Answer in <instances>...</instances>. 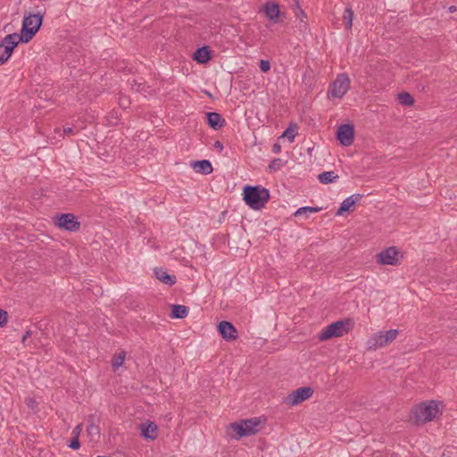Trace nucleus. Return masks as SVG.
Wrapping results in <instances>:
<instances>
[{
  "label": "nucleus",
  "mask_w": 457,
  "mask_h": 457,
  "mask_svg": "<svg viewBox=\"0 0 457 457\" xmlns=\"http://www.w3.org/2000/svg\"><path fill=\"white\" fill-rule=\"evenodd\" d=\"M244 200L252 209L260 210L270 199V192L260 186H245L243 190Z\"/></svg>",
  "instance_id": "nucleus-1"
},
{
  "label": "nucleus",
  "mask_w": 457,
  "mask_h": 457,
  "mask_svg": "<svg viewBox=\"0 0 457 457\" xmlns=\"http://www.w3.org/2000/svg\"><path fill=\"white\" fill-rule=\"evenodd\" d=\"M354 326L352 319H345L333 322L324 328L318 336L320 341H326L332 337H339L347 334Z\"/></svg>",
  "instance_id": "nucleus-2"
},
{
  "label": "nucleus",
  "mask_w": 457,
  "mask_h": 457,
  "mask_svg": "<svg viewBox=\"0 0 457 457\" xmlns=\"http://www.w3.org/2000/svg\"><path fill=\"white\" fill-rule=\"evenodd\" d=\"M265 420L261 417L242 420L239 422L231 423L229 428L237 434V438L249 436L258 433Z\"/></svg>",
  "instance_id": "nucleus-3"
},
{
  "label": "nucleus",
  "mask_w": 457,
  "mask_h": 457,
  "mask_svg": "<svg viewBox=\"0 0 457 457\" xmlns=\"http://www.w3.org/2000/svg\"><path fill=\"white\" fill-rule=\"evenodd\" d=\"M43 21V16L40 14L29 13L25 15L22 21L21 34H18L19 40L21 43H28L37 34Z\"/></svg>",
  "instance_id": "nucleus-4"
},
{
  "label": "nucleus",
  "mask_w": 457,
  "mask_h": 457,
  "mask_svg": "<svg viewBox=\"0 0 457 457\" xmlns=\"http://www.w3.org/2000/svg\"><path fill=\"white\" fill-rule=\"evenodd\" d=\"M438 414V403L436 401L424 402L413 409L414 421L417 424L429 422L436 419Z\"/></svg>",
  "instance_id": "nucleus-5"
},
{
  "label": "nucleus",
  "mask_w": 457,
  "mask_h": 457,
  "mask_svg": "<svg viewBox=\"0 0 457 457\" xmlns=\"http://www.w3.org/2000/svg\"><path fill=\"white\" fill-rule=\"evenodd\" d=\"M398 335V329H389L375 333L367 340V349L375 351L383 348L395 340Z\"/></svg>",
  "instance_id": "nucleus-6"
},
{
  "label": "nucleus",
  "mask_w": 457,
  "mask_h": 457,
  "mask_svg": "<svg viewBox=\"0 0 457 457\" xmlns=\"http://www.w3.org/2000/svg\"><path fill=\"white\" fill-rule=\"evenodd\" d=\"M18 38V33H11L2 39L0 43V65L7 62L14 48L21 42Z\"/></svg>",
  "instance_id": "nucleus-7"
},
{
  "label": "nucleus",
  "mask_w": 457,
  "mask_h": 457,
  "mask_svg": "<svg viewBox=\"0 0 457 457\" xmlns=\"http://www.w3.org/2000/svg\"><path fill=\"white\" fill-rule=\"evenodd\" d=\"M350 88V79L347 74L341 73L337 75L336 80L331 85L328 94L332 97L342 98Z\"/></svg>",
  "instance_id": "nucleus-8"
},
{
  "label": "nucleus",
  "mask_w": 457,
  "mask_h": 457,
  "mask_svg": "<svg viewBox=\"0 0 457 457\" xmlns=\"http://www.w3.org/2000/svg\"><path fill=\"white\" fill-rule=\"evenodd\" d=\"M54 220L55 226L67 231L74 232L79 230L80 228V223L72 213L59 214L56 215Z\"/></svg>",
  "instance_id": "nucleus-9"
},
{
  "label": "nucleus",
  "mask_w": 457,
  "mask_h": 457,
  "mask_svg": "<svg viewBox=\"0 0 457 457\" xmlns=\"http://www.w3.org/2000/svg\"><path fill=\"white\" fill-rule=\"evenodd\" d=\"M313 392V389L310 386L300 387L287 395L286 403L291 406L297 405L312 397Z\"/></svg>",
  "instance_id": "nucleus-10"
},
{
  "label": "nucleus",
  "mask_w": 457,
  "mask_h": 457,
  "mask_svg": "<svg viewBox=\"0 0 457 457\" xmlns=\"http://www.w3.org/2000/svg\"><path fill=\"white\" fill-rule=\"evenodd\" d=\"M337 138L344 146H349L353 143L354 128L351 124H342L338 127Z\"/></svg>",
  "instance_id": "nucleus-11"
},
{
  "label": "nucleus",
  "mask_w": 457,
  "mask_h": 457,
  "mask_svg": "<svg viewBox=\"0 0 457 457\" xmlns=\"http://www.w3.org/2000/svg\"><path fill=\"white\" fill-rule=\"evenodd\" d=\"M398 253L396 247H388L377 255L378 262L382 265H396Z\"/></svg>",
  "instance_id": "nucleus-12"
},
{
  "label": "nucleus",
  "mask_w": 457,
  "mask_h": 457,
  "mask_svg": "<svg viewBox=\"0 0 457 457\" xmlns=\"http://www.w3.org/2000/svg\"><path fill=\"white\" fill-rule=\"evenodd\" d=\"M218 330L226 341H233L237 337V328L228 321H220L218 325Z\"/></svg>",
  "instance_id": "nucleus-13"
},
{
  "label": "nucleus",
  "mask_w": 457,
  "mask_h": 457,
  "mask_svg": "<svg viewBox=\"0 0 457 457\" xmlns=\"http://www.w3.org/2000/svg\"><path fill=\"white\" fill-rule=\"evenodd\" d=\"M139 429L141 436L146 439L154 440L158 436L157 425L154 422L142 423L139 426Z\"/></svg>",
  "instance_id": "nucleus-14"
},
{
  "label": "nucleus",
  "mask_w": 457,
  "mask_h": 457,
  "mask_svg": "<svg viewBox=\"0 0 457 457\" xmlns=\"http://www.w3.org/2000/svg\"><path fill=\"white\" fill-rule=\"evenodd\" d=\"M361 198V195L359 194L353 195L347 198H345L340 204V207L337 211V215H343L345 212H348L351 210L352 207L354 206V204L360 201Z\"/></svg>",
  "instance_id": "nucleus-15"
},
{
  "label": "nucleus",
  "mask_w": 457,
  "mask_h": 457,
  "mask_svg": "<svg viewBox=\"0 0 457 457\" xmlns=\"http://www.w3.org/2000/svg\"><path fill=\"white\" fill-rule=\"evenodd\" d=\"M262 11L264 12L266 17L272 21H277V19L279 16L280 11L278 4L268 2L262 6Z\"/></svg>",
  "instance_id": "nucleus-16"
},
{
  "label": "nucleus",
  "mask_w": 457,
  "mask_h": 457,
  "mask_svg": "<svg viewBox=\"0 0 457 457\" xmlns=\"http://www.w3.org/2000/svg\"><path fill=\"white\" fill-rule=\"evenodd\" d=\"M191 167L195 172L204 175L211 174L213 170L212 163L208 160L194 161L191 162Z\"/></svg>",
  "instance_id": "nucleus-17"
},
{
  "label": "nucleus",
  "mask_w": 457,
  "mask_h": 457,
  "mask_svg": "<svg viewBox=\"0 0 457 457\" xmlns=\"http://www.w3.org/2000/svg\"><path fill=\"white\" fill-rule=\"evenodd\" d=\"M206 118L208 125L215 130L221 129L225 125V120L218 112H207Z\"/></svg>",
  "instance_id": "nucleus-18"
},
{
  "label": "nucleus",
  "mask_w": 457,
  "mask_h": 457,
  "mask_svg": "<svg viewBox=\"0 0 457 457\" xmlns=\"http://www.w3.org/2000/svg\"><path fill=\"white\" fill-rule=\"evenodd\" d=\"M155 277L163 284L172 286L176 283V277L169 275L167 271L162 268L154 270Z\"/></svg>",
  "instance_id": "nucleus-19"
},
{
  "label": "nucleus",
  "mask_w": 457,
  "mask_h": 457,
  "mask_svg": "<svg viewBox=\"0 0 457 457\" xmlns=\"http://www.w3.org/2000/svg\"><path fill=\"white\" fill-rule=\"evenodd\" d=\"M193 58L198 63H206L211 58V53L207 46H203L194 53Z\"/></svg>",
  "instance_id": "nucleus-20"
},
{
  "label": "nucleus",
  "mask_w": 457,
  "mask_h": 457,
  "mask_svg": "<svg viewBox=\"0 0 457 457\" xmlns=\"http://www.w3.org/2000/svg\"><path fill=\"white\" fill-rule=\"evenodd\" d=\"M188 308L185 305L174 304L172 306L171 317L174 319H183L188 314Z\"/></svg>",
  "instance_id": "nucleus-21"
},
{
  "label": "nucleus",
  "mask_w": 457,
  "mask_h": 457,
  "mask_svg": "<svg viewBox=\"0 0 457 457\" xmlns=\"http://www.w3.org/2000/svg\"><path fill=\"white\" fill-rule=\"evenodd\" d=\"M87 434L91 442L96 443L100 438V428L94 423H90L87 428Z\"/></svg>",
  "instance_id": "nucleus-22"
},
{
  "label": "nucleus",
  "mask_w": 457,
  "mask_h": 457,
  "mask_svg": "<svg viewBox=\"0 0 457 457\" xmlns=\"http://www.w3.org/2000/svg\"><path fill=\"white\" fill-rule=\"evenodd\" d=\"M338 175L334 171H324L318 176L319 181L322 184H328L336 181L338 179Z\"/></svg>",
  "instance_id": "nucleus-23"
},
{
  "label": "nucleus",
  "mask_w": 457,
  "mask_h": 457,
  "mask_svg": "<svg viewBox=\"0 0 457 457\" xmlns=\"http://www.w3.org/2000/svg\"><path fill=\"white\" fill-rule=\"evenodd\" d=\"M400 104L406 106H411L414 104V98L407 92H402L398 95Z\"/></svg>",
  "instance_id": "nucleus-24"
},
{
  "label": "nucleus",
  "mask_w": 457,
  "mask_h": 457,
  "mask_svg": "<svg viewBox=\"0 0 457 457\" xmlns=\"http://www.w3.org/2000/svg\"><path fill=\"white\" fill-rule=\"evenodd\" d=\"M126 353L124 351L120 352L119 353L115 354L112 365L113 367L114 370H117L124 362Z\"/></svg>",
  "instance_id": "nucleus-25"
},
{
  "label": "nucleus",
  "mask_w": 457,
  "mask_h": 457,
  "mask_svg": "<svg viewBox=\"0 0 457 457\" xmlns=\"http://www.w3.org/2000/svg\"><path fill=\"white\" fill-rule=\"evenodd\" d=\"M353 12L351 8H346L344 12L343 19L345 22V28L350 29L353 26Z\"/></svg>",
  "instance_id": "nucleus-26"
},
{
  "label": "nucleus",
  "mask_w": 457,
  "mask_h": 457,
  "mask_svg": "<svg viewBox=\"0 0 457 457\" xmlns=\"http://www.w3.org/2000/svg\"><path fill=\"white\" fill-rule=\"evenodd\" d=\"M322 208L321 207H311V206H304V207H301L299 208L295 212V216L297 217V216H300L302 214H306L308 212H318L320 211H321Z\"/></svg>",
  "instance_id": "nucleus-27"
},
{
  "label": "nucleus",
  "mask_w": 457,
  "mask_h": 457,
  "mask_svg": "<svg viewBox=\"0 0 457 457\" xmlns=\"http://www.w3.org/2000/svg\"><path fill=\"white\" fill-rule=\"evenodd\" d=\"M295 129L289 127L287 129L284 131L281 137H287L289 140V142H293L295 140Z\"/></svg>",
  "instance_id": "nucleus-28"
},
{
  "label": "nucleus",
  "mask_w": 457,
  "mask_h": 457,
  "mask_svg": "<svg viewBox=\"0 0 457 457\" xmlns=\"http://www.w3.org/2000/svg\"><path fill=\"white\" fill-rule=\"evenodd\" d=\"M8 321V313L7 312L0 309V328L5 326Z\"/></svg>",
  "instance_id": "nucleus-29"
},
{
  "label": "nucleus",
  "mask_w": 457,
  "mask_h": 457,
  "mask_svg": "<svg viewBox=\"0 0 457 457\" xmlns=\"http://www.w3.org/2000/svg\"><path fill=\"white\" fill-rule=\"evenodd\" d=\"M259 67L262 72H267L270 69V63L267 60H261L259 63Z\"/></svg>",
  "instance_id": "nucleus-30"
},
{
  "label": "nucleus",
  "mask_w": 457,
  "mask_h": 457,
  "mask_svg": "<svg viewBox=\"0 0 457 457\" xmlns=\"http://www.w3.org/2000/svg\"><path fill=\"white\" fill-rule=\"evenodd\" d=\"M295 3H296L295 16H296V18L300 19L303 21V18L305 17V14H304L303 11L300 9L297 0H295Z\"/></svg>",
  "instance_id": "nucleus-31"
},
{
  "label": "nucleus",
  "mask_w": 457,
  "mask_h": 457,
  "mask_svg": "<svg viewBox=\"0 0 457 457\" xmlns=\"http://www.w3.org/2000/svg\"><path fill=\"white\" fill-rule=\"evenodd\" d=\"M71 449L77 450L80 447L79 437H73L69 445Z\"/></svg>",
  "instance_id": "nucleus-32"
},
{
  "label": "nucleus",
  "mask_w": 457,
  "mask_h": 457,
  "mask_svg": "<svg viewBox=\"0 0 457 457\" xmlns=\"http://www.w3.org/2000/svg\"><path fill=\"white\" fill-rule=\"evenodd\" d=\"M82 431V424L77 425L72 430L73 437H79V435Z\"/></svg>",
  "instance_id": "nucleus-33"
},
{
  "label": "nucleus",
  "mask_w": 457,
  "mask_h": 457,
  "mask_svg": "<svg viewBox=\"0 0 457 457\" xmlns=\"http://www.w3.org/2000/svg\"><path fill=\"white\" fill-rule=\"evenodd\" d=\"M281 151V146L278 143H275L272 146V152L275 153V154H278L280 153Z\"/></svg>",
  "instance_id": "nucleus-34"
},
{
  "label": "nucleus",
  "mask_w": 457,
  "mask_h": 457,
  "mask_svg": "<svg viewBox=\"0 0 457 457\" xmlns=\"http://www.w3.org/2000/svg\"><path fill=\"white\" fill-rule=\"evenodd\" d=\"M214 148L218 149L220 152L223 150V145L220 141H215L213 145Z\"/></svg>",
  "instance_id": "nucleus-35"
},
{
  "label": "nucleus",
  "mask_w": 457,
  "mask_h": 457,
  "mask_svg": "<svg viewBox=\"0 0 457 457\" xmlns=\"http://www.w3.org/2000/svg\"><path fill=\"white\" fill-rule=\"evenodd\" d=\"M280 162V160H279V159H275V160H273V161L270 162V164L269 165V168H270V170H276L277 163H278V162Z\"/></svg>",
  "instance_id": "nucleus-36"
},
{
  "label": "nucleus",
  "mask_w": 457,
  "mask_h": 457,
  "mask_svg": "<svg viewBox=\"0 0 457 457\" xmlns=\"http://www.w3.org/2000/svg\"><path fill=\"white\" fill-rule=\"evenodd\" d=\"M62 132H63V134H65V135H73V134H74V133H73V129H72V128H70V127L63 129V131H62Z\"/></svg>",
  "instance_id": "nucleus-37"
},
{
  "label": "nucleus",
  "mask_w": 457,
  "mask_h": 457,
  "mask_svg": "<svg viewBox=\"0 0 457 457\" xmlns=\"http://www.w3.org/2000/svg\"><path fill=\"white\" fill-rule=\"evenodd\" d=\"M30 337V331H27L26 334L22 337L21 342L25 344L28 337Z\"/></svg>",
  "instance_id": "nucleus-38"
},
{
  "label": "nucleus",
  "mask_w": 457,
  "mask_h": 457,
  "mask_svg": "<svg viewBox=\"0 0 457 457\" xmlns=\"http://www.w3.org/2000/svg\"><path fill=\"white\" fill-rule=\"evenodd\" d=\"M128 103V100L126 98H120V104L123 107H126V104Z\"/></svg>",
  "instance_id": "nucleus-39"
},
{
  "label": "nucleus",
  "mask_w": 457,
  "mask_h": 457,
  "mask_svg": "<svg viewBox=\"0 0 457 457\" xmlns=\"http://www.w3.org/2000/svg\"><path fill=\"white\" fill-rule=\"evenodd\" d=\"M449 11H450L451 12H455V11H456V7H455V6H451V7L449 8Z\"/></svg>",
  "instance_id": "nucleus-40"
},
{
  "label": "nucleus",
  "mask_w": 457,
  "mask_h": 457,
  "mask_svg": "<svg viewBox=\"0 0 457 457\" xmlns=\"http://www.w3.org/2000/svg\"><path fill=\"white\" fill-rule=\"evenodd\" d=\"M4 30L5 31H11V29H9V25L4 26Z\"/></svg>",
  "instance_id": "nucleus-41"
},
{
  "label": "nucleus",
  "mask_w": 457,
  "mask_h": 457,
  "mask_svg": "<svg viewBox=\"0 0 457 457\" xmlns=\"http://www.w3.org/2000/svg\"><path fill=\"white\" fill-rule=\"evenodd\" d=\"M55 132L60 134L61 133V129H55Z\"/></svg>",
  "instance_id": "nucleus-42"
},
{
  "label": "nucleus",
  "mask_w": 457,
  "mask_h": 457,
  "mask_svg": "<svg viewBox=\"0 0 457 457\" xmlns=\"http://www.w3.org/2000/svg\"><path fill=\"white\" fill-rule=\"evenodd\" d=\"M29 402H30V404H33V400L32 399H29Z\"/></svg>",
  "instance_id": "nucleus-43"
},
{
  "label": "nucleus",
  "mask_w": 457,
  "mask_h": 457,
  "mask_svg": "<svg viewBox=\"0 0 457 457\" xmlns=\"http://www.w3.org/2000/svg\"><path fill=\"white\" fill-rule=\"evenodd\" d=\"M29 402H30V404H33V400L32 399H29Z\"/></svg>",
  "instance_id": "nucleus-44"
}]
</instances>
